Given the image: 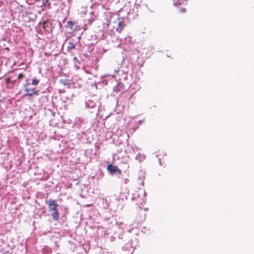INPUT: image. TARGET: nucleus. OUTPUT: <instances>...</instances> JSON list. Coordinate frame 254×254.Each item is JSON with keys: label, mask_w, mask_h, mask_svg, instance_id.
<instances>
[{"label": "nucleus", "mask_w": 254, "mask_h": 254, "mask_svg": "<svg viewBox=\"0 0 254 254\" xmlns=\"http://www.w3.org/2000/svg\"><path fill=\"white\" fill-rule=\"evenodd\" d=\"M107 169L111 174H113L116 172L118 173L120 175L121 174V171L118 167L116 166H113L112 164H109L107 167Z\"/></svg>", "instance_id": "7ed1b4c3"}, {"label": "nucleus", "mask_w": 254, "mask_h": 254, "mask_svg": "<svg viewBox=\"0 0 254 254\" xmlns=\"http://www.w3.org/2000/svg\"><path fill=\"white\" fill-rule=\"evenodd\" d=\"M74 31H78L81 30V27L80 25H78L76 22V24L74 26Z\"/></svg>", "instance_id": "9d476101"}, {"label": "nucleus", "mask_w": 254, "mask_h": 254, "mask_svg": "<svg viewBox=\"0 0 254 254\" xmlns=\"http://www.w3.org/2000/svg\"><path fill=\"white\" fill-rule=\"evenodd\" d=\"M75 48V45L73 43H69V45L67 47L68 50L74 49Z\"/></svg>", "instance_id": "1a4fd4ad"}, {"label": "nucleus", "mask_w": 254, "mask_h": 254, "mask_svg": "<svg viewBox=\"0 0 254 254\" xmlns=\"http://www.w3.org/2000/svg\"><path fill=\"white\" fill-rule=\"evenodd\" d=\"M186 12V8L185 7H181L178 9V12L180 13H183Z\"/></svg>", "instance_id": "ddd939ff"}, {"label": "nucleus", "mask_w": 254, "mask_h": 254, "mask_svg": "<svg viewBox=\"0 0 254 254\" xmlns=\"http://www.w3.org/2000/svg\"><path fill=\"white\" fill-rule=\"evenodd\" d=\"M76 24V22L71 21H68L65 25V27L68 28L71 32H74V26Z\"/></svg>", "instance_id": "423d86ee"}, {"label": "nucleus", "mask_w": 254, "mask_h": 254, "mask_svg": "<svg viewBox=\"0 0 254 254\" xmlns=\"http://www.w3.org/2000/svg\"><path fill=\"white\" fill-rule=\"evenodd\" d=\"M25 92L26 93L24 94L25 96H32L33 95H38L39 94V90L37 89L36 87H32L29 83H27L24 85Z\"/></svg>", "instance_id": "f257e3e1"}, {"label": "nucleus", "mask_w": 254, "mask_h": 254, "mask_svg": "<svg viewBox=\"0 0 254 254\" xmlns=\"http://www.w3.org/2000/svg\"><path fill=\"white\" fill-rule=\"evenodd\" d=\"M93 20H89V22H88V23H89V24H91L92 23Z\"/></svg>", "instance_id": "a211bd4d"}, {"label": "nucleus", "mask_w": 254, "mask_h": 254, "mask_svg": "<svg viewBox=\"0 0 254 254\" xmlns=\"http://www.w3.org/2000/svg\"><path fill=\"white\" fill-rule=\"evenodd\" d=\"M36 1L41 2L43 4H46L48 0H35Z\"/></svg>", "instance_id": "4468645a"}, {"label": "nucleus", "mask_w": 254, "mask_h": 254, "mask_svg": "<svg viewBox=\"0 0 254 254\" xmlns=\"http://www.w3.org/2000/svg\"><path fill=\"white\" fill-rule=\"evenodd\" d=\"M60 82L62 84H64V85H66V83L65 81L63 80V79L61 80H60Z\"/></svg>", "instance_id": "dca6fc26"}, {"label": "nucleus", "mask_w": 254, "mask_h": 254, "mask_svg": "<svg viewBox=\"0 0 254 254\" xmlns=\"http://www.w3.org/2000/svg\"><path fill=\"white\" fill-rule=\"evenodd\" d=\"M173 2V4L175 5H179V4H181V2L180 1V0H172Z\"/></svg>", "instance_id": "f8f14e48"}, {"label": "nucleus", "mask_w": 254, "mask_h": 254, "mask_svg": "<svg viewBox=\"0 0 254 254\" xmlns=\"http://www.w3.org/2000/svg\"><path fill=\"white\" fill-rule=\"evenodd\" d=\"M125 26V24L123 21H118L117 22V27H116V31L119 33H121Z\"/></svg>", "instance_id": "39448f33"}, {"label": "nucleus", "mask_w": 254, "mask_h": 254, "mask_svg": "<svg viewBox=\"0 0 254 254\" xmlns=\"http://www.w3.org/2000/svg\"><path fill=\"white\" fill-rule=\"evenodd\" d=\"M59 212L58 210H55L53 211V213L52 214V216L54 220L56 221H58L59 219Z\"/></svg>", "instance_id": "6e6552de"}, {"label": "nucleus", "mask_w": 254, "mask_h": 254, "mask_svg": "<svg viewBox=\"0 0 254 254\" xmlns=\"http://www.w3.org/2000/svg\"><path fill=\"white\" fill-rule=\"evenodd\" d=\"M39 83V80L35 78L32 80V85H37Z\"/></svg>", "instance_id": "9b49d317"}, {"label": "nucleus", "mask_w": 254, "mask_h": 254, "mask_svg": "<svg viewBox=\"0 0 254 254\" xmlns=\"http://www.w3.org/2000/svg\"><path fill=\"white\" fill-rule=\"evenodd\" d=\"M50 24L48 21L44 22L43 23V27L45 31H49L51 30V27L49 26Z\"/></svg>", "instance_id": "0eeeda50"}, {"label": "nucleus", "mask_w": 254, "mask_h": 254, "mask_svg": "<svg viewBox=\"0 0 254 254\" xmlns=\"http://www.w3.org/2000/svg\"><path fill=\"white\" fill-rule=\"evenodd\" d=\"M125 89L124 84L122 82H119L114 88V91L116 92H123Z\"/></svg>", "instance_id": "20e7f679"}, {"label": "nucleus", "mask_w": 254, "mask_h": 254, "mask_svg": "<svg viewBox=\"0 0 254 254\" xmlns=\"http://www.w3.org/2000/svg\"><path fill=\"white\" fill-rule=\"evenodd\" d=\"M47 203L48 205L50 211H54L58 210L57 207L59 205L56 203L55 200L51 199L47 202Z\"/></svg>", "instance_id": "f03ea898"}, {"label": "nucleus", "mask_w": 254, "mask_h": 254, "mask_svg": "<svg viewBox=\"0 0 254 254\" xmlns=\"http://www.w3.org/2000/svg\"><path fill=\"white\" fill-rule=\"evenodd\" d=\"M10 81V78L8 77V78H6V82L7 83H9Z\"/></svg>", "instance_id": "f3484780"}, {"label": "nucleus", "mask_w": 254, "mask_h": 254, "mask_svg": "<svg viewBox=\"0 0 254 254\" xmlns=\"http://www.w3.org/2000/svg\"><path fill=\"white\" fill-rule=\"evenodd\" d=\"M23 77H24V75H23V74H22V73H19V75H18V79L19 80H20V79H21L22 78H23Z\"/></svg>", "instance_id": "2eb2a0df"}]
</instances>
